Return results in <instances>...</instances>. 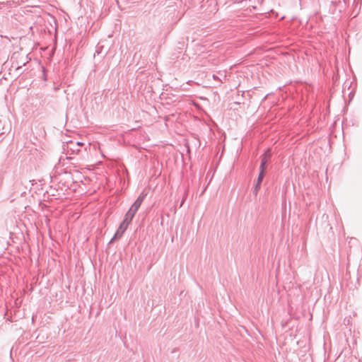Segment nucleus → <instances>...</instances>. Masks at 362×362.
I'll use <instances>...</instances> for the list:
<instances>
[{
    "mask_svg": "<svg viewBox=\"0 0 362 362\" xmlns=\"http://www.w3.org/2000/svg\"><path fill=\"white\" fill-rule=\"evenodd\" d=\"M147 194L143 191L140 195L137 197L135 202L133 203L129 211H132L134 214L137 212L139 209L140 208L142 202L144 201Z\"/></svg>",
    "mask_w": 362,
    "mask_h": 362,
    "instance_id": "nucleus-1",
    "label": "nucleus"
},
{
    "mask_svg": "<svg viewBox=\"0 0 362 362\" xmlns=\"http://www.w3.org/2000/svg\"><path fill=\"white\" fill-rule=\"evenodd\" d=\"M147 194L143 191L140 195L137 197L135 202L133 203L129 211H132L134 214L137 212L139 209L140 208L142 202L144 201Z\"/></svg>",
    "mask_w": 362,
    "mask_h": 362,
    "instance_id": "nucleus-2",
    "label": "nucleus"
},
{
    "mask_svg": "<svg viewBox=\"0 0 362 362\" xmlns=\"http://www.w3.org/2000/svg\"><path fill=\"white\" fill-rule=\"evenodd\" d=\"M147 194L143 191L140 195L137 197L135 202L133 203L129 211H132L134 214L137 212L139 209L140 208L142 202L144 201Z\"/></svg>",
    "mask_w": 362,
    "mask_h": 362,
    "instance_id": "nucleus-3",
    "label": "nucleus"
},
{
    "mask_svg": "<svg viewBox=\"0 0 362 362\" xmlns=\"http://www.w3.org/2000/svg\"><path fill=\"white\" fill-rule=\"evenodd\" d=\"M147 194L143 191L140 195L137 197L135 202L133 203L129 211H132L134 214L137 212L139 209L140 208L142 202L144 201Z\"/></svg>",
    "mask_w": 362,
    "mask_h": 362,
    "instance_id": "nucleus-4",
    "label": "nucleus"
},
{
    "mask_svg": "<svg viewBox=\"0 0 362 362\" xmlns=\"http://www.w3.org/2000/svg\"><path fill=\"white\" fill-rule=\"evenodd\" d=\"M147 194L143 191L140 195L137 197L135 202L133 203L129 211H132L134 214L137 212L139 209L140 208L142 202L144 201Z\"/></svg>",
    "mask_w": 362,
    "mask_h": 362,
    "instance_id": "nucleus-5",
    "label": "nucleus"
},
{
    "mask_svg": "<svg viewBox=\"0 0 362 362\" xmlns=\"http://www.w3.org/2000/svg\"><path fill=\"white\" fill-rule=\"evenodd\" d=\"M83 146V143L82 142H80V141H71L69 143H68L67 144V149L68 151H70L71 152V153H76V154H78L80 151H81V146Z\"/></svg>",
    "mask_w": 362,
    "mask_h": 362,
    "instance_id": "nucleus-6",
    "label": "nucleus"
},
{
    "mask_svg": "<svg viewBox=\"0 0 362 362\" xmlns=\"http://www.w3.org/2000/svg\"><path fill=\"white\" fill-rule=\"evenodd\" d=\"M127 228H128V226L125 225L123 223H121L119 224V228H117L116 233H115L113 238L110 241V243H112L116 239L120 238L123 235L124 233L126 231Z\"/></svg>",
    "mask_w": 362,
    "mask_h": 362,
    "instance_id": "nucleus-7",
    "label": "nucleus"
},
{
    "mask_svg": "<svg viewBox=\"0 0 362 362\" xmlns=\"http://www.w3.org/2000/svg\"><path fill=\"white\" fill-rule=\"evenodd\" d=\"M264 177V174L259 173L257 182H256L255 185L252 189V192L255 196H257V194L260 189L261 184H262Z\"/></svg>",
    "mask_w": 362,
    "mask_h": 362,
    "instance_id": "nucleus-8",
    "label": "nucleus"
},
{
    "mask_svg": "<svg viewBox=\"0 0 362 362\" xmlns=\"http://www.w3.org/2000/svg\"><path fill=\"white\" fill-rule=\"evenodd\" d=\"M269 158L267 157L266 154L263 156V157L261 159V163L259 167V173H263L265 175V170H266V165L267 163L269 161Z\"/></svg>",
    "mask_w": 362,
    "mask_h": 362,
    "instance_id": "nucleus-9",
    "label": "nucleus"
},
{
    "mask_svg": "<svg viewBox=\"0 0 362 362\" xmlns=\"http://www.w3.org/2000/svg\"><path fill=\"white\" fill-rule=\"evenodd\" d=\"M134 216L135 214L134 213L128 210V211L124 215V220L122 223L129 226V225L132 223Z\"/></svg>",
    "mask_w": 362,
    "mask_h": 362,
    "instance_id": "nucleus-10",
    "label": "nucleus"
},
{
    "mask_svg": "<svg viewBox=\"0 0 362 362\" xmlns=\"http://www.w3.org/2000/svg\"><path fill=\"white\" fill-rule=\"evenodd\" d=\"M64 176H65V178H66V180H69V179H71V178H72V177H71V174H70V173H64Z\"/></svg>",
    "mask_w": 362,
    "mask_h": 362,
    "instance_id": "nucleus-11",
    "label": "nucleus"
},
{
    "mask_svg": "<svg viewBox=\"0 0 362 362\" xmlns=\"http://www.w3.org/2000/svg\"><path fill=\"white\" fill-rule=\"evenodd\" d=\"M183 202H184V201L182 200V202L180 203V206H182Z\"/></svg>",
    "mask_w": 362,
    "mask_h": 362,
    "instance_id": "nucleus-12",
    "label": "nucleus"
}]
</instances>
